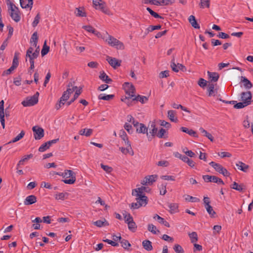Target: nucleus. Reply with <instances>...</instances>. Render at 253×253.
Segmentation results:
<instances>
[{"mask_svg":"<svg viewBox=\"0 0 253 253\" xmlns=\"http://www.w3.org/2000/svg\"><path fill=\"white\" fill-rule=\"evenodd\" d=\"M123 87L126 94L128 96H126L125 98H121L122 101H125L126 100H128V98H131L134 97L135 89L134 86L132 84L125 82L123 84Z\"/></svg>","mask_w":253,"mask_h":253,"instance_id":"obj_2","label":"nucleus"},{"mask_svg":"<svg viewBox=\"0 0 253 253\" xmlns=\"http://www.w3.org/2000/svg\"><path fill=\"white\" fill-rule=\"evenodd\" d=\"M39 92H37L34 95L31 97H27L25 100H23L21 104L24 107L33 106L38 102Z\"/></svg>","mask_w":253,"mask_h":253,"instance_id":"obj_4","label":"nucleus"},{"mask_svg":"<svg viewBox=\"0 0 253 253\" xmlns=\"http://www.w3.org/2000/svg\"><path fill=\"white\" fill-rule=\"evenodd\" d=\"M142 2L144 4H151L155 5H159L160 4L159 0H142Z\"/></svg>","mask_w":253,"mask_h":253,"instance_id":"obj_48","label":"nucleus"},{"mask_svg":"<svg viewBox=\"0 0 253 253\" xmlns=\"http://www.w3.org/2000/svg\"><path fill=\"white\" fill-rule=\"evenodd\" d=\"M180 129L182 132H185L191 136H193V137H197V138L198 137V135H197V132L196 131H195L194 130H193V129H189L188 128H187L186 127H184V126L181 127Z\"/></svg>","mask_w":253,"mask_h":253,"instance_id":"obj_19","label":"nucleus"},{"mask_svg":"<svg viewBox=\"0 0 253 253\" xmlns=\"http://www.w3.org/2000/svg\"><path fill=\"white\" fill-rule=\"evenodd\" d=\"M25 133V131L24 130H22L17 136H16L15 138H14L12 140L10 141L9 142H8L6 144H9L11 143H15V142L20 140L24 137Z\"/></svg>","mask_w":253,"mask_h":253,"instance_id":"obj_32","label":"nucleus"},{"mask_svg":"<svg viewBox=\"0 0 253 253\" xmlns=\"http://www.w3.org/2000/svg\"><path fill=\"white\" fill-rule=\"evenodd\" d=\"M211 182L216 183L218 184H224V182L221 178H219L215 176H212Z\"/></svg>","mask_w":253,"mask_h":253,"instance_id":"obj_57","label":"nucleus"},{"mask_svg":"<svg viewBox=\"0 0 253 253\" xmlns=\"http://www.w3.org/2000/svg\"><path fill=\"white\" fill-rule=\"evenodd\" d=\"M176 112L174 110H169L168 112V117L169 119L173 122H177L178 121L177 117H175Z\"/></svg>","mask_w":253,"mask_h":253,"instance_id":"obj_27","label":"nucleus"},{"mask_svg":"<svg viewBox=\"0 0 253 253\" xmlns=\"http://www.w3.org/2000/svg\"><path fill=\"white\" fill-rule=\"evenodd\" d=\"M243 184H238L236 182H234L233 184L230 185V187L232 189L242 192L245 189L243 187Z\"/></svg>","mask_w":253,"mask_h":253,"instance_id":"obj_30","label":"nucleus"},{"mask_svg":"<svg viewBox=\"0 0 253 253\" xmlns=\"http://www.w3.org/2000/svg\"><path fill=\"white\" fill-rule=\"evenodd\" d=\"M98 9L101 10L103 13H104L106 14H108V15L110 14V10L105 6L104 2H102L100 6L99 7H98Z\"/></svg>","mask_w":253,"mask_h":253,"instance_id":"obj_45","label":"nucleus"},{"mask_svg":"<svg viewBox=\"0 0 253 253\" xmlns=\"http://www.w3.org/2000/svg\"><path fill=\"white\" fill-rule=\"evenodd\" d=\"M208 95L209 96H215L214 93V85L212 83H209L208 84Z\"/></svg>","mask_w":253,"mask_h":253,"instance_id":"obj_38","label":"nucleus"},{"mask_svg":"<svg viewBox=\"0 0 253 253\" xmlns=\"http://www.w3.org/2000/svg\"><path fill=\"white\" fill-rule=\"evenodd\" d=\"M157 175H149L141 180V184L143 185H152L155 182Z\"/></svg>","mask_w":253,"mask_h":253,"instance_id":"obj_7","label":"nucleus"},{"mask_svg":"<svg viewBox=\"0 0 253 253\" xmlns=\"http://www.w3.org/2000/svg\"><path fill=\"white\" fill-rule=\"evenodd\" d=\"M161 178L162 179L166 180H175V177L172 175H162Z\"/></svg>","mask_w":253,"mask_h":253,"instance_id":"obj_64","label":"nucleus"},{"mask_svg":"<svg viewBox=\"0 0 253 253\" xmlns=\"http://www.w3.org/2000/svg\"><path fill=\"white\" fill-rule=\"evenodd\" d=\"M124 128L129 133L131 134L133 132L132 127L129 124L126 123L124 125Z\"/></svg>","mask_w":253,"mask_h":253,"instance_id":"obj_63","label":"nucleus"},{"mask_svg":"<svg viewBox=\"0 0 253 253\" xmlns=\"http://www.w3.org/2000/svg\"><path fill=\"white\" fill-rule=\"evenodd\" d=\"M49 148V145H48L46 142L42 144L39 148V151L40 152H42L46 150L47 149Z\"/></svg>","mask_w":253,"mask_h":253,"instance_id":"obj_62","label":"nucleus"},{"mask_svg":"<svg viewBox=\"0 0 253 253\" xmlns=\"http://www.w3.org/2000/svg\"><path fill=\"white\" fill-rule=\"evenodd\" d=\"M242 100L244 101H248L249 105L251 103L252 93L251 91L243 92L241 94Z\"/></svg>","mask_w":253,"mask_h":253,"instance_id":"obj_11","label":"nucleus"},{"mask_svg":"<svg viewBox=\"0 0 253 253\" xmlns=\"http://www.w3.org/2000/svg\"><path fill=\"white\" fill-rule=\"evenodd\" d=\"M41 18L40 14L38 13L37 15L35 16L34 21L32 23V26L33 27H35L37 26L40 22V19Z\"/></svg>","mask_w":253,"mask_h":253,"instance_id":"obj_58","label":"nucleus"},{"mask_svg":"<svg viewBox=\"0 0 253 253\" xmlns=\"http://www.w3.org/2000/svg\"><path fill=\"white\" fill-rule=\"evenodd\" d=\"M200 132L203 134L204 136H206L211 141L213 142L214 140V137L212 135L209 133L207 130L204 129L203 127H200L199 129Z\"/></svg>","mask_w":253,"mask_h":253,"instance_id":"obj_29","label":"nucleus"},{"mask_svg":"<svg viewBox=\"0 0 253 253\" xmlns=\"http://www.w3.org/2000/svg\"><path fill=\"white\" fill-rule=\"evenodd\" d=\"M208 213L211 217H214L215 212L213 211L212 207L210 205H207L205 207Z\"/></svg>","mask_w":253,"mask_h":253,"instance_id":"obj_47","label":"nucleus"},{"mask_svg":"<svg viewBox=\"0 0 253 253\" xmlns=\"http://www.w3.org/2000/svg\"><path fill=\"white\" fill-rule=\"evenodd\" d=\"M82 28L87 31L88 32L94 33L95 29L90 25H84L82 27Z\"/></svg>","mask_w":253,"mask_h":253,"instance_id":"obj_56","label":"nucleus"},{"mask_svg":"<svg viewBox=\"0 0 253 253\" xmlns=\"http://www.w3.org/2000/svg\"><path fill=\"white\" fill-rule=\"evenodd\" d=\"M150 191V189L145 186L134 189L132 190V195H139V194H144V192H148Z\"/></svg>","mask_w":253,"mask_h":253,"instance_id":"obj_9","label":"nucleus"},{"mask_svg":"<svg viewBox=\"0 0 253 253\" xmlns=\"http://www.w3.org/2000/svg\"><path fill=\"white\" fill-rule=\"evenodd\" d=\"M167 183H162L159 186L160 194L161 195H164L167 193L166 186Z\"/></svg>","mask_w":253,"mask_h":253,"instance_id":"obj_46","label":"nucleus"},{"mask_svg":"<svg viewBox=\"0 0 253 253\" xmlns=\"http://www.w3.org/2000/svg\"><path fill=\"white\" fill-rule=\"evenodd\" d=\"M19 53L18 52H15L12 60V64L11 66L14 67L15 69L17 68L19 65Z\"/></svg>","mask_w":253,"mask_h":253,"instance_id":"obj_33","label":"nucleus"},{"mask_svg":"<svg viewBox=\"0 0 253 253\" xmlns=\"http://www.w3.org/2000/svg\"><path fill=\"white\" fill-rule=\"evenodd\" d=\"M207 73L209 76V79L211 82H216L218 81L219 78L218 73L216 72H211L210 71H208Z\"/></svg>","mask_w":253,"mask_h":253,"instance_id":"obj_16","label":"nucleus"},{"mask_svg":"<svg viewBox=\"0 0 253 253\" xmlns=\"http://www.w3.org/2000/svg\"><path fill=\"white\" fill-rule=\"evenodd\" d=\"M115 95L114 94L106 95L105 94H100L98 96V99L100 100H110L113 99Z\"/></svg>","mask_w":253,"mask_h":253,"instance_id":"obj_35","label":"nucleus"},{"mask_svg":"<svg viewBox=\"0 0 253 253\" xmlns=\"http://www.w3.org/2000/svg\"><path fill=\"white\" fill-rule=\"evenodd\" d=\"M189 237L192 243H196L198 241V235L196 232H192L189 234Z\"/></svg>","mask_w":253,"mask_h":253,"instance_id":"obj_40","label":"nucleus"},{"mask_svg":"<svg viewBox=\"0 0 253 253\" xmlns=\"http://www.w3.org/2000/svg\"><path fill=\"white\" fill-rule=\"evenodd\" d=\"M38 34L37 32H34L31 38L30 42H34L33 46L35 47L37 45V42H38Z\"/></svg>","mask_w":253,"mask_h":253,"instance_id":"obj_41","label":"nucleus"},{"mask_svg":"<svg viewBox=\"0 0 253 253\" xmlns=\"http://www.w3.org/2000/svg\"><path fill=\"white\" fill-rule=\"evenodd\" d=\"M185 200L188 202H200V199L198 198L194 197L190 195H186V197L185 198Z\"/></svg>","mask_w":253,"mask_h":253,"instance_id":"obj_55","label":"nucleus"},{"mask_svg":"<svg viewBox=\"0 0 253 253\" xmlns=\"http://www.w3.org/2000/svg\"><path fill=\"white\" fill-rule=\"evenodd\" d=\"M161 26L160 25H155V26H153V25H150L149 26L147 29V33H148L149 32H152L155 30H159V29H161Z\"/></svg>","mask_w":253,"mask_h":253,"instance_id":"obj_53","label":"nucleus"},{"mask_svg":"<svg viewBox=\"0 0 253 253\" xmlns=\"http://www.w3.org/2000/svg\"><path fill=\"white\" fill-rule=\"evenodd\" d=\"M120 243L121 244V246L125 250H127L128 248L131 246V244L129 242L124 239L121 241Z\"/></svg>","mask_w":253,"mask_h":253,"instance_id":"obj_44","label":"nucleus"},{"mask_svg":"<svg viewBox=\"0 0 253 253\" xmlns=\"http://www.w3.org/2000/svg\"><path fill=\"white\" fill-rule=\"evenodd\" d=\"M146 10L149 12L150 15L152 16H153L155 18H163V17L159 15L157 13L154 11L153 10H152L150 7H147Z\"/></svg>","mask_w":253,"mask_h":253,"instance_id":"obj_49","label":"nucleus"},{"mask_svg":"<svg viewBox=\"0 0 253 253\" xmlns=\"http://www.w3.org/2000/svg\"><path fill=\"white\" fill-rule=\"evenodd\" d=\"M198 84L200 87L204 88L207 84V82L205 79L200 78L198 82Z\"/></svg>","mask_w":253,"mask_h":253,"instance_id":"obj_59","label":"nucleus"},{"mask_svg":"<svg viewBox=\"0 0 253 253\" xmlns=\"http://www.w3.org/2000/svg\"><path fill=\"white\" fill-rule=\"evenodd\" d=\"M210 5V0H201L200 3V7L201 8H204L205 6L209 8Z\"/></svg>","mask_w":253,"mask_h":253,"instance_id":"obj_50","label":"nucleus"},{"mask_svg":"<svg viewBox=\"0 0 253 253\" xmlns=\"http://www.w3.org/2000/svg\"><path fill=\"white\" fill-rule=\"evenodd\" d=\"M69 195V193H68V192H61V193L56 192L54 194V197L56 200L64 201L68 198Z\"/></svg>","mask_w":253,"mask_h":253,"instance_id":"obj_12","label":"nucleus"},{"mask_svg":"<svg viewBox=\"0 0 253 253\" xmlns=\"http://www.w3.org/2000/svg\"><path fill=\"white\" fill-rule=\"evenodd\" d=\"M168 133H167V131L163 128H161L159 131L158 133L157 134V136L159 138H167L168 137Z\"/></svg>","mask_w":253,"mask_h":253,"instance_id":"obj_37","label":"nucleus"},{"mask_svg":"<svg viewBox=\"0 0 253 253\" xmlns=\"http://www.w3.org/2000/svg\"><path fill=\"white\" fill-rule=\"evenodd\" d=\"M28 4H26L24 0H20V4L22 8H26L28 7H32L33 4V0H28Z\"/></svg>","mask_w":253,"mask_h":253,"instance_id":"obj_31","label":"nucleus"},{"mask_svg":"<svg viewBox=\"0 0 253 253\" xmlns=\"http://www.w3.org/2000/svg\"><path fill=\"white\" fill-rule=\"evenodd\" d=\"M93 224L98 227L106 226L109 225V222L105 218H103L102 220H98L94 221L93 222Z\"/></svg>","mask_w":253,"mask_h":253,"instance_id":"obj_20","label":"nucleus"},{"mask_svg":"<svg viewBox=\"0 0 253 253\" xmlns=\"http://www.w3.org/2000/svg\"><path fill=\"white\" fill-rule=\"evenodd\" d=\"M168 207L169 208V212L171 214H173L178 211V206L176 203H168Z\"/></svg>","mask_w":253,"mask_h":253,"instance_id":"obj_21","label":"nucleus"},{"mask_svg":"<svg viewBox=\"0 0 253 253\" xmlns=\"http://www.w3.org/2000/svg\"><path fill=\"white\" fill-rule=\"evenodd\" d=\"M154 218L157 219L160 223L164 224L165 226L167 227H170L169 223L165 220L164 218L160 216L159 215L157 214H155L154 216Z\"/></svg>","mask_w":253,"mask_h":253,"instance_id":"obj_26","label":"nucleus"},{"mask_svg":"<svg viewBox=\"0 0 253 253\" xmlns=\"http://www.w3.org/2000/svg\"><path fill=\"white\" fill-rule=\"evenodd\" d=\"M34 132V138L36 140H40L44 136V130L42 128L38 126H34L32 128Z\"/></svg>","mask_w":253,"mask_h":253,"instance_id":"obj_5","label":"nucleus"},{"mask_svg":"<svg viewBox=\"0 0 253 253\" xmlns=\"http://www.w3.org/2000/svg\"><path fill=\"white\" fill-rule=\"evenodd\" d=\"M173 250L176 253H184V252L182 247L179 244L174 245Z\"/></svg>","mask_w":253,"mask_h":253,"instance_id":"obj_54","label":"nucleus"},{"mask_svg":"<svg viewBox=\"0 0 253 253\" xmlns=\"http://www.w3.org/2000/svg\"><path fill=\"white\" fill-rule=\"evenodd\" d=\"M142 245L143 248L147 251H151L153 250L152 242L148 240L143 241Z\"/></svg>","mask_w":253,"mask_h":253,"instance_id":"obj_23","label":"nucleus"},{"mask_svg":"<svg viewBox=\"0 0 253 253\" xmlns=\"http://www.w3.org/2000/svg\"><path fill=\"white\" fill-rule=\"evenodd\" d=\"M156 226L152 224H149L148 225V230L154 234H156L157 233L160 232V231L159 230H156Z\"/></svg>","mask_w":253,"mask_h":253,"instance_id":"obj_43","label":"nucleus"},{"mask_svg":"<svg viewBox=\"0 0 253 253\" xmlns=\"http://www.w3.org/2000/svg\"><path fill=\"white\" fill-rule=\"evenodd\" d=\"M249 105L248 101L236 103L234 104V107L236 109H242Z\"/></svg>","mask_w":253,"mask_h":253,"instance_id":"obj_39","label":"nucleus"},{"mask_svg":"<svg viewBox=\"0 0 253 253\" xmlns=\"http://www.w3.org/2000/svg\"><path fill=\"white\" fill-rule=\"evenodd\" d=\"M148 100V98L147 97L140 95H138L136 96H134V97L132 98V101H139L142 104L146 103Z\"/></svg>","mask_w":253,"mask_h":253,"instance_id":"obj_25","label":"nucleus"},{"mask_svg":"<svg viewBox=\"0 0 253 253\" xmlns=\"http://www.w3.org/2000/svg\"><path fill=\"white\" fill-rule=\"evenodd\" d=\"M37 202V197L33 195L27 196L24 201V205H30L33 204Z\"/></svg>","mask_w":253,"mask_h":253,"instance_id":"obj_15","label":"nucleus"},{"mask_svg":"<svg viewBox=\"0 0 253 253\" xmlns=\"http://www.w3.org/2000/svg\"><path fill=\"white\" fill-rule=\"evenodd\" d=\"M105 41L109 45L115 47L117 49L123 50L125 49L124 43L111 35H108V38Z\"/></svg>","mask_w":253,"mask_h":253,"instance_id":"obj_3","label":"nucleus"},{"mask_svg":"<svg viewBox=\"0 0 253 253\" xmlns=\"http://www.w3.org/2000/svg\"><path fill=\"white\" fill-rule=\"evenodd\" d=\"M74 13L78 17H86V14L85 12L84 8L83 7L76 8Z\"/></svg>","mask_w":253,"mask_h":253,"instance_id":"obj_18","label":"nucleus"},{"mask_svg":"<svg viewBox=\"0 0 253 253\" xmlns=\"http://www.w3.org/2000/svg\"><path fill=\"white\" fill-rule=\"evenodd\" d=\"M236 167L238 169L244 172H248L250 168L249 165L241 161L238 162L236 164Z\"/></svg>","mask_w":253,"mask_h":253,"instance_id":"obj_14","label":"nucleus"},{"mask_svg":"<svg viewBox=\"0 0 253 253\" xmlns=\"http://www.w3.org/2000/svg\"><path fill=\"white\" fill-rule=\"evenodd\" d=\"M136 197V200L139 203L142 204V206H145L148 203V198L145 194H139V195H133Z\"/></svg>","mask_w":253,"mask_h":253,"instance_id":"obj_10","label":"nucleus"},{"mask_svg":"<svg viewBox=\"0 0 253 253\" xmlns=\"http://www.w3.org/2000/svg\"><path fill=\"white\" fill-rule=\"evenodd\" d=\"M174 2V0L172 1L171 0H161L160 1V5H168L169 4H171L172 3Z\"/></svg>","mask_w":253,"mask_h":253,"instance_id":"obj_60","label":"nucleus"},{"mask_svg":"<svg viewBox=\"0 0 253 253\" xmlns=\"http://www.w3.org/2000/svg\"><path fill=\"white\" fill-rule=\"evenodd\" d=\"M49 46L46 45V42L45 41L41 51L42 56H44L47 54L49 51Z\"/></svg>","mask_w":253,"mask_h":253,"instance_id":"obj_42","label":"nucleus"},{"mask_svg":"<svg viewBox=\"0 0 253 253\" xmlns=\"http://www.w3.org/2000/svg\"><path fill=\"white\" fill-rule=\"evenodd\" d=\"M99 78L106 84H111L113 81L104 71L100 72Z\"/></svg>","mask_w":253,"mask_h":253,"instance_id":"obj_17","label":"nucleus"},{"mask_svg":"<svg viewBox=\"0 0 253 253\" xmlns=\"http://www.w3.org/2000/svg\"><path fill=\"white\" fill-rule=\"evenodd\" d=\"M241 82L244 83V86L248 89L251 88L253 86L252 83L246 77H242Z\"/></svg>","mask_w":253,"mask_h":253,"instance_id":"obj_36","label":"nucleus"},{"mask_svg":"<svg viewBox=\"0 0 253 253\" xmlns=\"http://www.w3.org/2000/svg\"><path fill=\"white\" fill-rule=\"evenodd\" d=\"M139 127H136V132L139 133H146L148 131V128L143 124H139Z\"/></svg>","mask_w":253,"mask_h":253,"instance_id":"obj_28","label":"nucleus"},{"mask_svg":"<svg viewBox=\"0 0 253 253\" xmlns=\"http://www.w3.org/2000/svg\"><path fill=\"white\" fill-rule=\"evenodd\" d=\"M107 61L109 64L114 69L121 66V61L115 58H113L110 56L107 57Z\"/></svg>","mask_w":253,"mask_h":253,"instance_id":"obj_8","label":"nucleus"},{"mask_svg":"<svg viewBox=\"0 0 253 253\" xmlns=\"http://www.w3.org/2000/svg\"><path fill=\"white\" fill-rule=\"evenodd\" d=\"M120 150L123 154H124L125 155L127 154V153H130V151L132 152L131 155H133V151L132 149V148H129L128 147L124 148V147H120Z\"/></svg>","mask_w":253,"mask_h":253,"instance_id":"obj_52","label":"nucleus"},{"mask_svg":"<svg viewBox=\"0 0 253 253\" xmlns=\"http://www.w3.org/2000/svg\"><path fill=\"white\" fill-rule=\"evenodd\" d=\"M65 179L62 180L65 184H74L76 181V175H69V176L66 177L67 175H61Z\"/></svg>","mask_w":253,"mask_h":253,"instance_id":"obj_13","label":"nucleus"},{"mask_svg":"<svg viewBox=\"0 0 253 253\" xmlns=\"http://www.w3.org/2000/svg\"><path fill=\"white\" fill-rule=\"evenodd\" d=\"M188 20L189 23L191 24L192 26L195 29H199L200 25L198 23L195 18V17L193 15H190L189 17Z\"/></svg>","mask_w":253,"mask_h":253,"instance_id":"obj_22","label":"nucleus"},{"mask_svg":"<svg viewBox=\"0 0 253 253\" xmlns=\"http://www.w3.org/2000/svg\"><path fill=\"white\" fill-rule=\"evenodd\" d=\"M8 10L11 18L16 22H18L21 19V13L18 8L13 3H9Z\"/></svg>","mask_w":253,"mask_h":253,"instance_id":"obj_1","label":"nucleus"},{"mask_svg":"<svg viewBox=\"0 0 253 253\" xmlns=\"http://www.w3.org/2000/svg\"><path fill=\"white\" fill-rule=\"evenodd\" d=\"M101 167L107 173H110L113 170V168L108 166H106L103 164H101Z\"/></svg>","mask_w":253,"mask_h":253,"instance_id":"obj_61","label":"nucleus"},{"mask_svg":"<svg viewBox=\"0 0 253 253\" xmlns=\"http://www.w3.org/2000/svg\"><path fill=\"white\" fill-rule=\"evenodd\" d=\"M33 157V155L32 154L24 156L23 158L19 161L18 165H23L25 162L27 161Z\"/></svg>","mask_w":253,"mask_h":253,"instance_id":"obj_51","label":"nucleus"},{"mask_svg":"<svg viewBox=\"0 0 253 253\" xmlns=\"http://www.w3.org/2000/svg\"><path fill=\"white\" fill-rule=\"evenodd\" d=\"M82 88L81 87L79 89H78L76 91L75 93L74 94V97L69 101L67 102V105H70L73 102H74L79 97V96L82 93Z\"/></svg>","mask_w":253,"mask_h":253,"instance_id":"obj_24","label":"nucleus"},{"mask_svg":"<svg viewBox=\"0 0 253 253\" xmlns=\"http://www.w3.org/2000/svg\"><path fill=\"white\" fill-rule=\"evenodd\" d=\"M210 165L219 174H230L227 170L224 168L220 164L214 162H211Z\"/></svg>","mask_w":253,"mask_h":253,"instance_id":"obj_6","label":"nucleus"},{"mask_svg":"<svg viewBox=\"0 0 253 253\" xmlns=\"http://www.w3.org/2000/svg\"><path fill=\"white\" fill-rule=\"evenodd\" d=\"M128 229L132 232H135L137 230V225L133 220L127 223Z\"/></svg>","mask_w":253,"mask_h":253,"instance_id":"obj_34","label":"nucleus"}]
</instances>
